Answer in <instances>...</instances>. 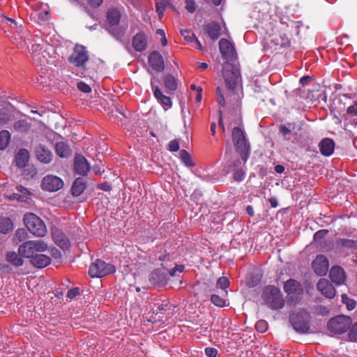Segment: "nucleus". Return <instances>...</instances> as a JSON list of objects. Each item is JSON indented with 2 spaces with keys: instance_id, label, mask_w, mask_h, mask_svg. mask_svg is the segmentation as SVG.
Segmentation results:
<instances>
[{
  "instance_id": "obj_45",
  "label": "nucleus",
  "mask_w": 357,
  "mask_h": 357,
  "mask_svg": "<svg viewBox=\"0 0 357 357\" xmlns=\"http://www.w3.org/2000/svg\"><path fill=\"white\" fill-rule=\"evenodd\" d=\"M180 32L181 36L188 42H192L195 38V35L191 30L181 29Z\"/></svg>"
},
{
  "instance_id": "obj_30",
  "label": "nucleus",
  "mask_w": 357,
  "mask_h": 357,
  "mask_svg": "<svg viewBox=\"0 0 357 357\" xmlns=\"http://www.w3.org/2000/svg\"><path fill=\"white\" fill-rule=\"evenodd\" d=\"M336 244L345 250H357V240L340 238L336 240Z\"/></svg>"
},
{
  "instance_id": "obj_55",
  "label": "nucleus",
  "mask_w": 357,
  "mask_h": 357,
  "mask_svg": "<svg viewBox=\"0 0 357 357\" xmlns=\"http://www.w3.org/2000/svg\"><path fill=\"white\" fill-rule=\"evenodd\" d=\"M156 33L160 36V42H161V44L163 47L166 46L167 44V40L166 38V36H165V31L161 29H158L157 31H156Z\"/></svg>"
},
{
  "instance_id": "obj_58",
  "label": "nucleus",
  "mask_w": 357,
  "mask_h": 357,
  "mask_svg": "<svg viewBox=\"0 0 357 357\" xmlns=\"http://www.w3.org/2000/svg\"><path fill=\"white\" fill-rule=\"evenodd\" d=\"M205 354L208 357H215L218 354V351L213 347H206L205 349Z\"/></svg>"
},
{
  "instance_id": "obj_33",
  "label": "nucleus",
  "mask_w": 357,
  "mask_h": 357,
  "mask_svg": "<svg viewBox=\"0 0 357 357\" xmlns=\"http://www.w3.org/2000/svg\"><path fill=\"white\" fill-rule=\"evenodd\" d=\"M154 96L158 102L164 107L169 108L172 106V101L169 97L165 96L161 90L158 87H155L153 90Z\"/></svg>"
},
{
  "instance_id": "obj_37",
  "label": "nucleus",
  "mask_w": 357,
  "mask_h": 357,
  "mask_svg": "<svg viewBox=\"0 0 357 357\" xmlns=\"http://www.w3.org/2000/svg\"><path fill=\"white\" fill-rule=\"evenodd\" d=\"M10 134L8 130L0 132V150L6 149L9 143Z\"/></svg>"
},
{
  "instance_id": "obj_52",
  "label": "nucleus",
  "mask_w": 357,
  "mask_h": 357,
  "mask_svg": "<svg viewBox=\"0 0 357 357\" xmlns=\"http://www.w3.org/2000/svg\"><path fill=\"white\" fill-rule=\"evenodd\" d=\"M328 233V231L326 229L319 230L314 234V241H320L324 238L326 235Z\"/></svg>"
},
{
  "instance_id": "obj_11",
  "label": "nucleus",
  "mask_w": 357,
  "mask_h": 357,
  "mask_svg": "<svg viewBox=\"0 0 357 357\" xmlns=\"http://www.w3.org/2000/svg\"><path fill=\"white\" fill-rule=\"evenodd\" d=\"M270 6L266 2H258L255 4L252 13L253 20L258 22L268 21L269 20Z\"/></svg>"
},
{
  "instance_id": "obj_27",
  "label": "nucleus",
  "mask_w": 357,
  "mask_h": 357,
  "mask_svg": "<svg viewBox=\"0 0 357 357\" xmlns=\"http://www.w3.org/2000/svg\"><path fill=\"white\" fill-rule=\"evenodd\" d=\"M319 146L322 155L329 156L334 151L335 143L331 139L324 138L320 142Z\"/></svg>"
},
{
  "instance_id": "obj_26",
  "label": "nucleus",
  "mask_w": 357,
  "mask_h": 357,
  "mask_svg": "<svg viewBox=\"0 0 357 357\" xmlns=\"http://www.w3.org/2000/svg\"><path fill=\"white\" fill-rule=\"evenodd\" d=\"M132 46L137 52L144 50L147 47V37L144 33L139 32L132 39Z\"/></svg>"
},
{
  "instance_id": "obj_40",
  "label": "nucleus",
  "mask_w": 357,
  "mask_h": 357,
  "mask_svg": "<svg viewBox=\"0 0 357 357\" xmlns=\"http://www.w3.org/2000/svg\"><path fill=\"white\" fill-rule=\"evenodd\" d=\"M29 124L25 120H19L14 123V128L16 131L24 132L29 130Z\"/></svg>"
},
{
  "instance_id": "obj_15",
  "label": "nucleus",
  "mask_w": 357,
  "mask_h": 357,
  "mask_svg": "<svg viewBox=\"0 0 357 357\" xmlns=\"http://www.w3.org/2000/svg\"><path fill=\"white\" fill-rule=\"evenodd\" d=\"M103 28L118 40L121 39L126 34L127 26L126 24H102Z\"/></svg>"
},
{
  "instance_id": "obj_14",
  "label": "nucleus",
  "mask_w": 357,
  "mask_h": 357,
  "mask_svg": "<svg viewBox=\"0 0 357 357\" xmlns=\"http://www.w3.org/2000/svg\"><path fill=\"white\" fill-rule=\"evenodd\" d=\"M148 62L155 72H162L165 68L162 56L158 51H153L150 53Z\"/></svg>"
},
{
  "instance_id": "obj_16",
  "label": "nucleus",
  "mask_w": 357,
  "mask_h": 357,
  "mask_svg": "<svg viewBox=\"0 0 357 357\" xmlns=\"http://www.w3.org/2000/svg\"><path fill=\"white\" fill-rule=\"evenodd\" d=\"M219 49L222 56L226 59H231L236 55V51L233 43L228 40L222 38L219 41Z\"/></svg>"
},
{
  "instance_id": "obj_3",
  "label": "nucleus",
  "mask_w": 357,
  "mask_h": 357,
  "mask_svg": "<svg viewBox=\"0 0 357 357\" xmlns=\"http://www.w3.org/2000/svg\"><path fill=\"white\" fill-rule=\"evenodd\" d=\"M310 316L305 310H299L289 317V321L294 329L300 333H306L310 330Z\"/></svg>"
},
{
  "instance_id": "obj_49",
  "label": "nucleus",
  "mask_w": 357,
  "mask_h": 357,
  "mask_svg": "<svg viewBox=\"0 0 357 357\" xmlns=\"http://www.w3.org/2000/svg\"><path fill=\"white\" fill-rule=\"evenodd\" d=\"M255 328L257 331L264 333L268 328L267 322L264 320H259L256 323Z\"/></svg>"
},
{
  "instance_id": "obj_36",
  "label": "nucleus",
  "mask_w": 357,
  "mask_h": 357,
  "mask_svg": "<svg viewBox=\"0 0 357 357\" xmlns=\"http://www.w3.org/2000/svg\"><path fill=\"white\" fill-rule=\"evenodd\" d=\"M28 234L24 229H17L13 237V241L15 244H18L27 238Z\"/></svg>"
},
{
  "instance_id": "obj_21",
  "label": "nucleus",
  "mask_w": 357,
  "mask_h": 357,
  "mask_svg": "<svg viewBox=\"0 0 357 357\" xmlns=\"http://www.w3.org/2000/svg\"><path fill=\"white\" fill-rule=\"evenodd\" d=\"M74 168L77 174L84 176L89 172L90 166L84 156L77 155L74 160Z\"/></svg>"
},
{
  "instance_id": "obj_64",
  "label": "nucleus",
  "mask_w": 357,
  "mask_h": 357,
  "mask_svg": "<svg viewBox=\"0 0 357 357\" xmlns=\"http://www.w3.org/2000/svg\"><path fill=\"white\" fill-rule=\"evenodd\" d=\"M79 294V289L75 287L73 289H70L68 291L67 296L70 298H75L76 296H77Z\"/></svg>"
},
{
  "instance_id": "obj_56",
  "label": "nucleus",
  "mask_w": 357,
  "mask_h": 357,
  "mask_svg": "<svg viewBox=\"0 0 357 357\" xmlns=\"http://www.w3.org/2000/svg\"><path fill=\"white\" fill-rule=\"evenodd\" d=\"M77 88L82 92L89 93L91 91V87L83 82H79L77 83Z\"/></svg>"
},
{
  "instance_id": "obj_28",
  "label": "nucleus",
  "mask_w": 357,
  "mask_h": 357,
  "mask_svg": "<svg viewBox=\"0 0 357 357\" xmlns=\"http://www.w3.org/2000/svg\"><path fill=\"white\" fill-rule=\"evenodd\" d=\"M50 262V257L43 254L36 255L31 259V264L39 268L46 267Z\"/></svg>"
},
{
  "instance_id": "obj_1",
  "label": "nucleus",
  "mask_w": 357,
  "mask_h": 357,
  "mask_svg": "<svg viewBox=\"0 0 357 357\" xmlns=\"http://www.w3.org/2000/svg\"><path fill=\"white\" fill-rule=\"evenodd\" d=\"M263 303L272 310H278L284 305V300L280 290L273 285L264 287L261 294Z\"/></svg>"
},
{
  "instance_id": "obj_2",
  "label": "nucleus",
  "mask_w": 357,
  "mask_h": 357,
  "mask_svg": "<svg viewBox=\"0 0 357 357\" xmlns=\"http://www.w3.org/2000/svg\"><path fill=\"white\" fill-rule=\"evenodd\" d=\"M47 248V244L43 240L27 241L19 246L18 252L22 257L32 259L35 253L43 252Z\"/></svg>"
},
{
  "instance_id": "obj_32",
  "label": "nucleus",
  "mask_w": 357,
  "mask_h": 357,
  "mask_svg": "<svg viewBox=\"0 0 357 357\" xmlns=\"http://www.w3.org/2000/svg\"><path fill=\"white\" fill-rule=\"evenodd\" d=\"M86 182L82 178H77L72 186V194L74 196H79L86 189Z\"/></svg>"
},
{
  "instance_id": "obj_39",
  "label": "nucleus",
  "mask_w": 357,
  "mask_h": 357,
  "mask_svg": "<svg viewBox=\"0 0 357 357\" xmlns=\"http://www.w3.org/2000/svg\"><path fill=\"white\" fill-rule=\"evenodd\" d=\"M170 0H155L156 11L160 18L163 15L166 7L169 4Z\"/></svg>"
},
{
  "instance_id": "obj_31",
  "label": "nucleus",
  "mask_w": 357,
  "mask_h": 357,
  "mask_svg": "<svg viewBox=\"0 0 357 357\" xmlns=\"http://www.w3.org/2000/svg\"><path fill=\"white\" fill-rule=\"evenodd\" d=\"M55 151L61 158H68L71 155L70 147L63 142H59L56 144Z\"/></svg>"
},
{
  "instance_id": "obj_22",
  "label": "nucleus",
  "mask_w": 357,
  "mask_h": 357,
  "mask_svg": "<svg viewBox=\"0 0 357 357\" xmlns=\"http://www.w3.org/2000/svg\"><path fill=\"white\" fill-rule=\"evenodd\" d=\"M331 281L337 285L344 284L346 280V274L344 269L338 266H333L329 273Z\"/></svg>"
},
{
  "instance_id": "obj_10",
  "label": "nucleus",
  "mask_w": 357,
  "mask_h": 357,
  "mask_svg": "<svg viewBox=\"0 0 357 357\" xmlns=\"http://www.w3.org/2000/svg\"><path fill=\"white\" fill-rule=\"evenodd\" d=\"M63 185V182L59 177L51 174L45 176L41 183L42 189L49 192H56Z\"/></svg>"
},
{
  "instance_id": "obj_59",
  "label": "nucleus",
  "mask_w": 357,
  "mask_h": 357,
  "mask_svg": "<svg viewBox=\"0 0 357 357\" xmlns=\"http://www.w3.org/2000/svg\"><path fill=\"white\" fill-rule=\"evenodd\" d=\"M281 43H277L278 45H280L283 47H287L290 45V40L286 36H283L280 37Z\"/></svg>"
},
{
  "instance_id": "obj_48",
  "label": "nucleus",
  "mask_w": 357,
  "mask_h": 357,
  "mask_svg": "<svg viewBox=\"0 0 357 357\" xmlns=\"http://www.w3.org/2000/svg\"><path fill=\"white\" fill-rule=\"evenodd\" d=\"M185 8L190 13L195 12L197 6L194 0H185Z\"/></svg>"
},
{
  "instance_id": "obj_12",
  "label": "nucleus",
  "mask_w": 357,
  "mask_h": 357,
  "mask_svg": "<svg viewBox=\"0 0 357 357\" xmlns=\"http://www.w3.org/2000/svg\"><path fill=\"white\" fill-rule=\"evenodd\" d=\"M314 272L320 276L325 275L328 271L329 263L323 255H319L312 263Z\"/></svg>"
},
{
  "instance_id": "obj_61",
  "label": "nucleus",
  "mask_w": 357,
  "mask_h": 357,
  "mask_svg": "<svg viewBox=\"0 0 357 357\" xmlns=\"http://www.w3.org/2000/svg\"><path fill=\"white\" fill-rule=\"evenodd\" d=\"M344 121H345V123H344V129L345 130L348 129L347 127H349V123H351L354 127H356L357 126V120L356 119L350 120L347 116H344Z\"/></svg>"
},
{
  "instance_id": "obj_24",
  "label": "nucleus",
  "mask_w": 357,
  "mask_h": 357,
  "mask_svg": "<svg viewBox=\"0 0 357 357\" xmlns=\"http://www.w3.org/2000/svg\"><path fill=\"white\" fill-rule=\"evenodd\" d=\"M149 281L155 287H163L167 282V278L164 273L157 269L149 275Z\"/></svg>"
},
{
  "instance_id": "obj_25",
  "label": "nucleus",
  "mask_w": 357,
  "mask_h": 357,
  "mask_svg": "<svg viewBox=\"0 0 357 357\" xmlns=\"http://www.w3.org/2000/svg\"><path fill=\"white\" fill-rule=\"evenodd\" d=\"M52 238L54 242L63 250H66L70 247V241L68 237L61 231H54Z\"/></svg>"
},
{
  "instance_id": "obj_13",
  "label": "nucleus",
  "mask_w": 357,
  "mask_h": 357,
  "mask_svg": "<svg viewBox=\"0 0 357 357\" xmlns=\"http://www.w3.org/2000/svg\"><path fill=\"white\" fill-rule=\"evenodd\" d=\"M45 46H47V45L42 40L41 43H36L31 45V48L29 51L31 52L32 58L35 62L40 63V64L47 62V58L43 55V53L46 51L43 50Z\"/></svg>"
},
{
  "instance_id": "obj_53",
  "label": "nucleus",
  "mask_w": 357,
  "mask_h": 357,
  "mask_svg": "<svg viewBox=\"0 0 357 357\" xmlns=\"http://www.w3.org/2000/svg\"><path fill=\"white\" fill-rule=\"evenodd\" d=\"M347 114L351 116H357V100H356L352 105L348 107L347 109Z\"/></svg>"
},
{
  "instance_id": "obj_4",
  "label": "nucleus",
  "mask_w": 357,
  "mask_h": 357,
  "mask_svg": "<svg viewBox=\"0 0 357 357\" xmlns=\"http://www.w3.org/2000/svg\"><path fill=\"white\" fill-rule=\"evenodd\" d=\"M24 222L27 229L36 236L43 237L47 234V228L43 221L33 213H26Z\"/></svg>"
},
{
  "instance_id": "obj_43",
  "label": "nucleus",
  "mask_w": 357,
  "mask_h": 357,
  "mask_svg": "<svg viewBox=\"0 0 357 357\" xmlns=\"http://www.w3.org/2000/svg\"><path fill=\"white\" fill-rule=\"evenodd\" d=\"M11 120V116L8 110L6 108L0 109V123L3 125L6 124Z\"/></svg>"
},
{
  "instance_id": "obj_17",
  "label": "nucleus",
  "mask_w": 357,
  "mask_h": 357,
  "mask_svg": "<svg viewBox=\"0 0 357 357\" xmlns=\"http://www.w3.org/2000/svg\"><path fill=\"white\" fill-rule=\"evenodd\" d=\"M35 153L37 159L44 164H48L52 160V151L43 144H38L35 147Z\"/></svg>"
},
{
  "instance_id": "obj_6",
  "label": "nucleus",
  "mask_w": 357,
  "mask_h": 357,
  "mask_svg": "<svg viewBox=\"0 0 357 357\" xmlns=\"http://www.w3.org/2000/svg\"><path fill=\"white\" fill-rule=\"evenodd\" d=\"M351 325L350 317L339 315L331 319L327 324V327L328 331L334 334H342L345 333Z\"/></svg>"
},
{
  "instance_id": "obj_29",
  "label": "nucleus",
  "mask_w": 357,
  "mask_h": 357,
  "mask_svg": "<svg viewBox=\"0 0 357 357\" xmlns=\"http://www.w3.org/2000/svg\"><path fill=\"white\" fill-rule=\"evenodd\" d=\"M29 151L24 149H20L15 156L16 165L20 168L25 167L29 161Z\"/></svg>"
},
{
  "instance_id": "obj_57",
  "label": "nucleus",
  "mask_w": 357,
  "mask_h": 357,
  "mask_svg": "<svg viewBox=\"0 0 357 357\" xmlns=\"http://www.w3.org/2000/svg\"><path fill=\"white\" fill-rule=\"evenodd\" d=\"M259 281H260L259 276L256 275L251 276L250 280L248 282V284L249 287H254L258 284Z\"/></svg>"
},
{
  "instance_id": "obj_35",
  "label": "nucleus",
  "mask_w": 357,
  "mask_h": 357,
  "mask_svg": "<svg viewBox=\"0 0 357 357\" xmlns=\"http://www.w3.org/2000/svg\"><path fill=\"white\" fill-rule=\"evenodd\" d=\"M13 228V223L9 218H0V232L7 234Z\"/></svg>"
},
{
  "instance_id": "obj_46",
  "label": "nucleus",
  "mask_w": 357,
  "mask_h": 357,
  "mask_svg": "<svg viewBox=\"0 0 357 357\" xmlns=\"http://www.w3.org/2000/svg\"><path fill=\"white\" fill-rule=\"evenodd\" d=\"M342 301L347 305L348 310H353L356 305V303L354 300L349 298L347 294L342 295Z\"/></svg>"
},
{
  "instance_id": "obj_62",
  "label": "nucleus",
  "mask_w": 357,
  "mask_h": 357,
  "mask_svg": "<svg viewBox=\"0 0 357 357\" xmlns=\"http://www.w3.org/2000/svg\"><path fill=\"white\" fill-rule=\"evenodd\" d=\"M37 15H38L39 20L41 21H47L50 20V13L47 10L40 12Z\"/></svg>"
},
{
  "instance_id": "obj_38",
  "label": "nucleus",
  "mask_w": 357,
  "mask_h": 357,
  "mask_svg": "<svg viewBox=\"0 0 357 357\" xmlns=\"http://www.w3.org/2000/svg\"><path fill=\"white\" fill-rule=\"evenodd\" d=\"M164 83L166 88L174 91L177 88V83L175 77L171 75H167L164 78Z\"/></svg>"
},
{
  "instance_id": "obj_63",
  "label": "nucleus",
  "mask_w": 357,
  "mask_h": 357,
  "mask_svg": "<svg viewBox=\"0 0 357 357\" xmlns=\"http://www.w3.org/2000/svg\"><path fill=\"white\" fill-rule=\"evenodd\" d=\"M9 199L11 200L17 199L20 202H25L27 197H26V195H20L17 193H13L12 195L10 196Z\"/></svg>"
},
{
  "instance_id": "obj_23",
  "label": "nucleus",
  "mask_w": 357,
  "mask_h": 357,
  "mask_svg": "<svg viewBox=\"0 0 357 357\" xmlns=\"http://www.w3.org/2000/svg\"><path fill=\"white\" fill-rule=\"evenodd\" d=\"M283 289L288 295H301L303 289L301 284L293 279H289L284 283Z\"/></svg>"
},
{
  "instance_id": "obj_51",
  "label": "nucleus",
  "mask_w": 357,
  "mask_h": 357,
  "mask_svg": "<svg viewBox=\"0 0 357 357\" xmlns=\"http://www.w3.org/2000/svg\"><path fill=\"white\" fill-rule=\"evenodd\" d=\"M294 128V127L291 124H289V126L281 125L279 128V130L282 135L286 137V136L291 132Z\"/></svg>"
},
{
  "instance_id": "obj_50",
  "label": "nucleus",
  "mask_w": 357,
  "mask_h": 357,
  "mask_svg": "<svg viewBox=\"0 0 357 357\" xmlns=\"http://www.w3.org/2000/svg\"><path fill=\"white\" fill-rule=\"evenodd\" d=\"M349 339L351 341L357 340V323H355L351 328L349 332Z\"/></svg>"
},
{
  "instance_id": "obj_18",
  "label": "nucleus",
  "mask_w": 357,
  "mask_h": 357,
  "mask_svg": "<svg viewBox=\"0 0 357 357\" xmlns=\"http://www.w3.org/2000/svg\"><path fill=\"white\" fill-rule=\"evenodd\" d=\"M204 29L212 40H217L227 31L225 24H207Z\"/></svg>"
},
{
  "instance_id": "obj_47",
  "label": "nucleus",
  "mask_w": 357,
  "mask_h": 357,
  "mask_svg": "<svg viewBox=\"0 0 357 357\" xmlns=\"http://www.w3.org/2000/svg\"><path fill=\"white\" fill-rule=\"evenodd\" d=\"M245 176V170L243 168L237 169L234 171L233 174V178L235 181L241 182Z\"/></svg>"
},
{
  "instance_id": "obj_41",
  "label": "nucleus",
  "mask_w": 357,
  "mask_h": 357,
  "mask_svg": "<svg viewBox=\"0 0 357 357\" xmlns=\"http://www.w3.org/2000/svg\"><path fill=\"white\" fill-rule=\"evenodd\" d=\"M179 157L182 162L188 167H193L195 164L192 162L191 160V157L188 152L185 150L183 149L179 152Z\"/></svg>"
},
{
  "instance_id": "obj_7",
  "label": "nucleus",
  "mask_w": 357,
  "mask_h": 357,
  "mask_svg": "<svg viewBox=\"0 0 357 357\" xmlns=\"http://www.w3.org/2000/svg\"><path fill=\"white\" fill-rule=\"evenodd\" d=\"M115 271V267L112 264H107L101 259H97L90 266L89 274L91 278H102L114 273Z\"/></svg>"
},
{
  "instance_id": "obj_44",
  "label": "nucleus",
  "mask_w": 357,
  "mask_h": 357,
  "mask_svg": "<svg viewBox=\"0 0 357 357\" xmlns=\"http://www.w3.org/2000/svg\"><path fill=\"white\" fill-rule=\"evenodd\" d=\"M211 301L216 306L224 307L226 305L225 299L217 294H212Z\"/></svg>"
},
{
  "instance_id": "obj_19",
  "label": "nucleus",
  "mask_w": 357,
  "mask_h": 357,
  "mask_svg": "<svg viewBox=\"0 0 357 357\" xmlns=\"http://www.w3.org/2000/svg\"><path fill=\"white\" fill-rule=\"evenodd\" d=\"M126 19V15L124 9L121 7L109 8L107 12V20L108 22H120Z\"/></svg>"
},
{
  "instance_id": "obj_54",
  "label": "nucleus",
  "mask_w": 357,
  "mask_h": 357,
  "mask_svg": "<svg viewBox=\"0 0 357 357\" xmlns=\"http://www.w3.org/2000/svg\"><path fill=\"white\" fill-rule=\"evenodd\" d=\"M168 149L172 152L177 151L179 149L178 141L176 139L170 141L168 145Z\"/></svg>"
},
{
  "instance_id": "obj_34",
  "label": "nucleus",
  "mask_w": 357,
  "mask_h": 357,
  "mask_svg": "<svg viewBox=\"0 0 357 357\" xmlns=\"http://www.w3.org/2000/svg\"><path fill=\"white\" fill-rule=\"evenodd\" d=\"M6 260L15 266H21L23 264L22 256L15 252H8L6 255Z\"/></svg>"
},
{
  "instance_id": "obj_5",
  "label": "nucleus",
  "mask_w": 357,
  "mask_h": 357,
  "mask_svg": "<svg viewBox=\"0 0 357 357\" xmlns=\"http://www.w3.org/2000/svg\"><path fill=\"white\" fill-rule=\"evenodd\" d=\"M231 135L236 151L241 155L243 162H245L248 158L249 145L244 131L238 127H235L232 130Z\"/></svg>"
},
{
  "instance_id": "obj_9",
  "label": "nucleus",
  "mask_w": 357,
  "mask_h": 357,
  "mask_svg": "<svg viewBox=\"0 0 357 357\" xmlns=\"http://www.w3.org/2000/svg\"><path fill=\"white\" fill-rule=\"evenodd\" d=\"M88 60V52L84 46L79 45H75L73 52L68 58L70 63L77 67H83Z\"/></svg>"
},
{
  "instance_id": "obj_20",
  "label": "nucleus",
  "mask_w": 357,
  "mask_h": 357,
  "mask_svg": "<svg viewBox=\"0 0 357 357\" xmlns=\"http://www.w3.org/2000/svg\"><path fill=\"white\" fill-rule=\"evenodd\" d=\"M317 289L326 297L332 298L335 295V290L333 284L325 278H321L317 284Z\"/></svg>"
},
{
  "instance_id": "obj_60",
  "label": "nucleus",
  "mask_w": 357,
  "mask_h": 357,
  "mask_svg": "<svg viewBox=\"0 0 357 357\" xmlns=\"http://www.w3.org/2000/svg\"><path fill=\"white\" fill-rule=\"evenodd\" d=\"M87 4L92 8H98L103 2V0H86Z\"/></svg>"
},
{
  "instance_id": "obj_42",
  "label": "nucleus",
  "mask_w": 357,
  "mask_h": 357,
  "mask_svg": "<svg viewBox=\"0 0 357 357\" xmlns=\"http://www.w3.org/2000/svg\"><path fill=\"white\" fill-rule=\"evenodd\" d=\"M229 280L227 277H221L220 278L216 283V287L220 288L221 289L225 291V294L227 295V289L229 287Z\"/></svg>"
},
{
  "instance_id": "obj_8",
  "label": "nucleus",
  "mask_w": 357,
  "mask_h": 357,
  "mask_svg": "<svg viewBox=\"0 0 357 357\" xmlns=\"http://www.w3.org/2000/svg\"><path fill=\"white\" fill-rule=\"evenodd\" d=\"M223 76L227 87L229 89H235L240 76L238 69L227 63L223 66Z\"/></svg>"
}]
</instances>
